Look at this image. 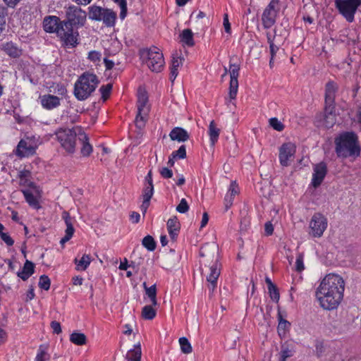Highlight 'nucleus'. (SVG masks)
Returning <instances> with one entry per match:
<instances>
[{
  "instance_id": "39",
  "label": "nucleus",
  "mask_w": 361,
  "mask_h": 361,
  "mask_svg": "<svg viewBox=\"0 0 361 361\" xmlns=\"http://www.w3.org/2000/svg\"><path fill=\"white\" fill-rule=\"evenodd\" d=\"M179 343L180 345L181 351L183 353L188 354L190 353L192 350V346L188 341V338L185 337H181L179 338Z\"/></svg>"
},
{
  "instance_id": "18",
  "label": "nucleus",
  "mask_w": 361,
  "mask_h": 361,
  "mask_svg": "<svg viewBox=\"0 0 361 361\" xmlns=\"http://www.w3.org/2000/svg\"><path fill=\"white\" fill-rule=\"evenodd\" d=\"M39 99L41 105L47 110H52L61 105V99L53 94H44L39 97Z\"/></svg>"
},
{
  "instance_id": "37",
  "label": "nucleus",
  "mask_w": 361,
  "mask_h": 361,
  "mask_svg": "<svg viewBox=\"0 0 361 361\" xmlns=\"http://www.w3.org/2000/svg\"><path fill=\"white\" fill-rule=\"evenodd\" d=\"M142 245L149 251H154L156 249V242L152 236L147 235L142 241Z\"/></svg>"
},
{
  "instance_id": "26",
  "label": "nucleus",
  "mask_w": 361,
  "mask_h": 361,
  "mask_svg": "<svg viewBox=\"0 0 361 361\" xmlns=\"http://www.w3.org/2000/svg\"><path fill=\"white\" fill-rule=\"evenodd\" d=\"M26 202L28 204L34 209H39L41 207L38 198L33 195V193L29 190H22Z\"/></svg>"
},
{
  "instance_id": "16",
  "label": "nucleus",
  "mask_w": 361,
  "mask_h": 361,
  "mask_svg": "<svg viewBox=\"0 0 361 361\" xmlns=\"http://www.w3.org/2000/svg\"><path fill=\"white\" fill-rule=\"evenodd\" d=\"M313 171L311 183L314 188H317L322 184L327 174L328 170L326 164L324 161H321L315 164L313 167Z\"/></svg>"
},
{
  "instance_id": "63",
  "label": "nucleus",
  "mask_w": 361,
  "mask_h": 361,
  "mask_svg": "<svg viewBox=\"0 0 361 361\" xmlns=\"http://www.w3.org/2000/svg\"><path fill=\"white\" fill-rule=\"evenodd\" d=\"M150 200H147L145 199H143L142 203L140 206L141 211L143 214H145L147 212V210L149 206Z\"/></svg>"
},
{
  "instance_id": "1",
  "label": "nucleus",
  "mask_w": 361,
  "mask_h": 361,
  "mask_svg": "<svg viewBox=\"0 0 361 361\" xmlns=\"http://www.w3.org/2000/svg\"><path fill=\"white\" fill-rule=\"evenodd\" d=\"M345 283L337 274H329L321 281L315 295L320 306L326 310L336 309L343 298Z\"/></svg>"
},
{
  "instance_id": "60",
  "label": "nucleus",
  "mask_w": 361,
  "mask_h": 361,
  "mask_svg": "<svg viewBox=\"0 0 361 361\" xmlns=\"http://www.w3.org/2000/svg\"><path fill=\"white\" fill-rule=\"evenodd\" d=\"M238 192V186L235 183H232L231 184L229 190H228V192L226 194L227 195H231L232 197H234V196L235 195H237Z\"/></svg>"
},
{
  "instance_id": "53",
  "label": "nucleus",
  "mask_w": 361,
  "mask_h": 361,
  "mask_svg": "<svg viewBox=\"0 0 361 361\" xmlns=\"http://www.w3.org/2000/svg\"><path fill=\"white\" fill-rule=\"evenodd\" d=\"M0 237L3 241L8 245L12 246L14 244V240L11 238V237L6 233H0Z\"/></svg>"
},
{
  "instance_id": "3",
  "label": "nucleus",
  "mask_w": 361,
  "mask_h": 361,
  "mask_svg": "<svg viewBox=\"0 0 361 361\" xmlns=\"http://www.w3.org/2000/svg\"><path fill=\"white\" fill-rule=\"evenodd\" d=\"M87 20V13L80 7L77 6H70L66 9V18L63 20V25L66 32L71 33L69 30L73 31V41L71 42L70 47H75L79 44L78 29L83 27Z\"/></svg>"
},
{
  "instance_id": "10",
  "label": "nucleus",
  "mask_w": 361,
  "mask_h": 361,
  "mask_svg": "<svg viewBox=\"0 0 361 361\" xmlns=\"http://www.w3.org/2000/svg\"><path fill=\"white\" fill-rule=\"evenodd\" d=\"M361 5V0H335L336 8L349 23L354 20L355 13Z\"/></svg>"
},
{
  "instance_id": "50",
  "label": "nucleus",
  "mask_w": 361,
  "mask_h": 361,
  "mask_svg": "<svg viewBox=\"0 0 361 361\" xmlns=\"http://www.w3.org/2000/svg\"><path fill=\"white\" fill-rule=\"evenodd\" d=\"M305 269L304 263H303V254L299 253L296 258L295 262V269L298 272H301Z\"/></svg>"
},
{
  "instance_id": "14",
  "label": "nucleus",
  "mask_w": 361,
  "mask_h": 361,
  "mask_svg": "<svg viewBox=\"0 0 361 361\" xmlns=\"http://www.w3.org/2000/svg\"><path fill=\"white\" fill-rule=\"evenodd\" d=\"M310 227L314 237H321L327 227V219L322 214L316 213L312 217Z\"/></svg>"
},
{
  "instance_id": "52",
  "label": "nucleus",
  "mask_w": 361,
  "mask_h": 361,
  "mask_svg": "<svg viewBox=\"0 0 361 361\" xmlns=\"http://www.w3.org/2000/svg\"><path fill=\"white\" fill-rule=\"evenodd\" d=\"M293 355L292 351L288 348L282 349L280 353L279 361H286L287 358Z\"/></svg>"
},
{
  "instance_id": "4",
  "label": "nucleus",
  "mask_w": 361,
  "mask_h": 361,
  "mask_svg": "<svg viewBox=\"0 0 361 361\" xmlns=\"http://www.w3.org/2000/svg\"><path fill=\"white\" fill-rule=\"evenodd\" d=\"M99 81L98 77L92 73L86 71L77 80L74 85L73 93L79 101H84L94 92Z\"/></svg>"
},
{
  "instance_id": "8",
  "label": "nucleus",
  "mask_w": 361,
  "mask_h": 361,
  "mask_svg": "<svg viewBox=\"0 0 361 361\" xmlns=\"http://www.w3.org/2000/svg\"><path fill=\"white\" fill-rule=\"evenodd\" d=\"M55 135L61 146L66 152L73 154L75 152L77 133L73 128H59L56 131Z\"/></svg>"
},
{
  "instance_id": "23",
  "label": "nucleus",
  "mask_w": 361,
  "mask_h": 361,
  "mask_svg": "<svg viewBox=\"0 0 361 361\" xmlns=\"http://www.w3.org/2000/svg\"><path fill=\"white\" fill-rule=\"evenodd\" d=\"M35 272V264L31 261L26 260L22 271L17 273V276L23 281H27Z\"/></svg>"
},
{
  "instance_id": "38",
  "label": "nucleus",
  "mask_w": 361,
  "mask_h": 361,
  "mask_svg": "<svg viewBox=\"0 0 361 361\" xmlns=\"http://www.w3.org/2000/svg\"><path fill=\"white\" fill-rule=\"evenodd\" d=\"M7 16L8 8L0 5V34L5 30Z\"/></svg>"
},
{
  "instance_id": "19",
  "label": "nucleus",
  "mask_w": 361,
  "mask_h": 361,
  "mask_svg": "<svg viewBox=\"0 0 361 361\" xmlns=\"http://www.w3.org/2000/svg\"><path fill=\"white\" fill-rule=\"evenodd\" d=\"M167 230L171 240H175L179 233L180 224L176 216L170 218L166 224Z\"/></svg>"
},
{
  "instance_id": "62",
  "label": "nucleus",
  "mask_w": 361,
  "mask_h": 361,
  "mask_svg": "<svg viewBox=\"0 0 361 361\" xmlns=\"http://www.w3.org/2000/svg\"><path fill=\"white\" fill-rule=\"evenodd\" d=\"M56 88L58 94L64 96L67 94V90L63 85L58 84Z\"/></svg>"
},
{
  "instance_id": "30",
  "label": "nucleus",
  "mask_w": 361,
  "mask_h": 361,
  "mask_svg": "<svg viewBox=\"0 0 361 361\" xmlns=\"http://www.w3.org/2000/svg\"><path fill=\"white\" fill-rule=\"evenodd\" d=\"M208 134L212 145H214L220 134V129L216 127L214 121H212L209 123Z\"/></svg>"
},
{
  "instance_id": "17",
  "label": "nucleus",
  "mask_w": 361,
  "mask_h": 361,
  "mask_svg": "<svg viewBox=\"0 0 361 361\" xmlns=\"http://www.w3.org/2000/svg\"><path fill=\"white\" fill-rule=\"evenodd\" d=\"M325 116L324 123L327 128H332L336 123L335 100L331 103L325 100Z\"/></svg>"
},
{
  "instance_id": "58",
  "label": "nucleus",
  "mask_w": 361,
  "mask_h": 361,
  "mask_svg": "<svg viewBox=\"0 0 361 361\" xmlns=\"http://www.w3.org/2000/svg\"><path fill=\"white\" fill-rule=\"evenodd\" d=\"M265 235L267 236L271 235L274 232V226L270 221H267L264 225Z\"/></svg>"
},
{
  "instance_id": "15",
  "label": "nucleus",
  "mask_w": 361,
  "mask_h": 361,
  "mask_svg": "<svg viewBox=\"0 0 361 361\" xmlns=\"http://www.w3.org/2000/svg\"><path fill=\"white\" fill-rule=\"evenodd\" d=\"M296 152V146L292 142L283 143L279 149V161L283 166L290 165V161L293 160Z\"/></svg>"
},
{
  "instance_id": "27",
  "label": "nucleus",
  "mask_w": 361,
  "mask_h": 361,
  "mask_svg": "<svg viewBox=\"0 0 361 361\" xmlns=\"http://www.w3.org/2000/svg\"><path fill=\"white\" fill-rule=\"evenodd\" d=\"M62 218L64 220L66 226V229L65 231V233H66L65 235L72 238L74 234V232H75V229L73 228V220L71 217V216L68 212H63L62 213Z\"/></svg>"
},
{
  "instance_id": "12",
  "label": "nucleus",
  "mask_w": 361,
  "mask_h": 361,
  "mask_svg": "<svg viewBox=\"0 0 361 361\" xmlns=\"http://www.w3.org/2000/svg\"><path fill=\"white\" fill-rule=\"evenodd\" d=\"M37 144L35 137H26L20 140L17 145L16 154L20 158L27 157L35 154Z\"/></svg>"
},
{
  "instance_id": "34",
  "label": "nucleus",
  "mask_w": 361,
  "mask_h": 361,
  "mask_svg": "<svg viewBox=\"0 0 361 361\" xmlns=\"http://www.w3.org/2000/svg\"><path fill=\"white\" fill-rule=\"evenodd\" d=\"M70 341L77 345H83L87 343V337L82 333L73 332L70 336Z\"/></svg>"
},
{
  "instance_id": "28",
  "label": "nucleus",
  "mask_w": 361,
  "mask_h": 361,
  "mask_svg": "<svg viewBox=\"0 0 361 361\" xmlns=\"http://www.w3.org/2000/svg\"><path fill=\"white\" fill-rule=\"evenodd\" d=\"M142 356L141 346L140 343L134 345V348L130 350L126 355L128 361H140Z\"/></svg>"
},
{
  "instance_id": "43",
  "label": "nucleus",
  "mask_w": 361,
  "mask_h": 361,
  "mask_svg": "<svg viewBox=\"0 0 361 361\" xmlns=\"http://www.w3.org/2000/svg\"><path fill=\"white\" fill-rule=\"evenodd\" d=\"M51 281L47 275H42L39 280V286L40 288L48 290L50 288Z\"/></svg>"
},
{
  "instance_id": "61",
  "label": "nucleus",
  "mask_w": 361,
  "mask_h": 361,
  "mask_svg": "<svg viewBox=\"0 0 361 361\" xmlns=\"http://www.w3.org/2000/svg\"><path fill=\"white\" fill-rule=\"evenodd\" d=\"M140 214L136 212H132L130 215V219L134 224L138 223L140 221Z\"/></svg>"
},
{
  "instance_id": "59",
  "label": "nucleus",
  "mask_w": 361,
  "mask_h": 361,
  "mask_svg": "<svg viewBox=\"0 0 361 361\" xmlns=\"http://www.w3.org/2000/svg\"><path fill=\"white\" fill-rule=\"evenodd\" d=\"M233 197L230 195H226L224 197V204L226 211H227L233 204Z\"/></svg>"
},
{
  "instance_id": "48",
  "label": "nucleus",
  "mask_w": 361,
  "mask_h": 361,
  "mask_svg": "<svg viewBox=\"0 0 361 361\" xmlns=\"http://www.w3.org/2000/svg\"><path fill=\"white\" fill-rule=\"evenodd\" d=\"M270 126L277 131H282L284 129V125L276 118L269 119Z\"/></svg>"
},
{
  "instance_id": "35",
  "label": "nucleus",
  "mask_w": 361,
  "mask_h": 361,
  "mask_svg": "<svg viewBox=\"0 0 361 361\" xmlns=\"http://www.w3.org/2000/svg\"><path fill=\"white\" fill-rule=\"evenodd\" d=\"M154 305H145L142 310V317L145 319L151 320L156 317L157 312L152 307Z\"/></svg>"
},
{
  "instance_id": "49",
  "label": "nucleus",
  "mask_w": 361,
  "mask_h": 361,
  "mask_svg": "<svg viewBox=\"0 0 361 361\" xmlns=\"http://www.w3.org/2000/svg\"><path fill=\"white\" fill-rule=\"evenodd\" d=\"M189 210V205L185 199L183 198L178 205L176 207V211L179 213L184 214Z\"/></svg>"
},
{
  "instance_id": "55",
  "label": "nucleus",
  "mask_w": 361,
  "mask_h": 361,
  "mask_svg": "<svg viewBox=\"0 0 361 361\" xmlns=\"http://www.w3.org/2000/svg\"><path fill=\"white\" fill-rule=\"evenodd\" d=\"M159 173L162 178H170L173 176V171L172 170L163 167L160 169Z\"/></svg>"
},
{
  "instance_id": "2",
  "label": "nucleus",
  "mask_w": 361,
  "mask_h": 361,
  "mask_svg": "<svg viewBox=\"0 0 361 361\" xmlns=\"http://www.w3.org/2000/svg\"><path fill=\"white\" fill-rule=\"evenodd\" d=\"M335 152L338 157L357 158L360 155L361 148L358 137L354 132H344L335 138Z\"/></svg>"
},
{
  "instance_id": "31",
  "label": "nucleus",
  "mask_w": 361,
  "mask_h": 361,
  "mask_svg": "<svg viewBox=\"0 0 361 361\" xmlns=\"http://www.w3.org/2000/svg\"><path fill=\"white\" fill-rule=\"evenodd\" d=\"M74 262L76 264V270L85 271L91 263V257L89 255H83L80 259L75 258Z\"/></svg>"
},
{
  "instance_id": "56",
  "label": "nucleus",
  "mask_w": 361,
  "mask_h": 361,
  "mask_svg": "<svg viewBox=\"0 0 361 361\" xmlns=\"http://www.w3.org/2000/svg\"><path fill=\"white\" fill-rule=\"evenodd\" d=\"M316 353L318 357H320L324 352V346L322 341H317L315 344Z\"/></svg>"
},
{
  "instance_id": "57",
  "label": "nucleus",
  "mask_w": 361,
  "mask_h": 361,
  "mask_svg": "<svg viewBox=\"0 0 361 361\" xmlns=\"http://www.w3.org/2000/svg\"><path fill=\"white\" fill-rule=\"evenodd\" d=\"M50 326L54 334H59L61 333V327L59 322L52 321L50 324Z\"/></svg>"
},
{
  "instance_id": "42",
  "label": "nucleus",
  "mask_w": 361,
  "mask_h": 361,
  "mask_svg": "<svg viewBox=\"0 0 361 361\" xmlns=\"http://www.w3.org/2000/svg\"><path fill=\"white\" fill-rule=\"evenodd\" d=\"M112 84L109 83L105 85L101 86V87L99 88V92L102 94V98L104 101L106 100L109 98L112 90Z\"/></svg>"
},
{
  "instance_id": "46",
  "label": "nucleus",
  "mask_w": 361,
  "mask_h": 361,
  "mask_svg": "<svg viewBox=\"0 0 361 361\" xmlns=\"http://www.w3.org/2000/svg\"><path fill=\"white\" fill-rule=\"evenodd\" d=\"M154 194V185H146L143 189V199L150 200Z\"/></svg>"
},
{
  "instance_id": "5",
  "label": "nucleus",
  "mask_w": 361,
  "mask_h": 361,
  "mask_svg": "<svg viewBox=\"0 0 361 361\" xmlns=\"http://www.w3.org/2000/svg\"><path fill=\"white\" fill-rule=\"evenodd\" d=\"M44 30L47 33H56V36L66 45L70 47L71 42L73 41V35L72 30H69L71 33L66 32L63 20L56 16H47L42 22Z\"/></svg>"
},
{
  "instance_id": "45",
  "label": "nucleus",
  "mask_w": 361,
  "mask_h": 361,
  "mask_svg": "<svg viewBox=\"0 0 361 361\" xmlns=\"http://www.w3.org/2000/svg\"><path fill=\"white\" fill-rule=\"evenodd\" d=\"M171 157L179 159H185L186 157L185 146L181 145L178 150L173 151L171 154Z\"/></svg>"
},
{
  "instance_id": "11",
  "label": "nucleus",
  "mask_w": 361,
  "mask_h": 361,
  "mask_svg": "<svg viewBox=\"0 0 361 361\" xmlns=\"http://www.w3.org/2000/svg\"><path fill=\"white\" fill-rule=\"evenodd\" d=\"M279 0H271L264 9L262 16V24L264 28H270L274 25L277 13L279 11Z\"/></svg>"
},
{
  "instance_id": "51",
  "label": "nucleus",
  "mask_w": 361,
  "mask_h": 361,
  "mask_svg": "<svg viewBox=\"0 0 361 361\" xmlns=\"http://www.w3.org/2000/svg\"><path fill=\"white\" fill-rule=\"evenodd\" d=\"M101 56V53L97 51H91L88 54V59L94 63L99 62Z\"/></svg>"
},
{
  "instance_id": "40",
  "label": "nucleus",
  "mask_w": 361,
  "mask_h": 361,
  "mask_svg": "<svg viewBox=\"0 0 361 361\" xmlns=\"http://www.w3.org/2000/svg\"><path fill=\"white\" fill-rule=\"evenodd\" d=\"M290 323L287 320L283 319L281 315H279V323L278 325V332L280 336L286 334V330L289 329Z\"/></svg>"
},
{
  "instance_id": "21",
  "label": "nucleus",
  "mask_w": 361,
  "mask_h": 361,
  "mask_svg": "<svg viewBox=\"0 0 361 361\" xmlns=\"http://www.w3.org/2000/svg\"><path fill=\"white\" fill-rule=\"evenodd\" d=\"M183 59L178 56L177 53L173 55L169 78L172 82H173L176 78L178 74V68L183 65Z\"/></svg>"
},
{
  "instance_id": "54",
  "label": "nucleus",
  "mask_w": 361,
  "mask_h": 361,
  "mask_svg": "<svg viewBox=\"0 0 361 361\" xmlns=\"http://www.w3.org/2000/svg\"><path fill=\"white\" fill-rule=\"evenodd\" d=\"M223 24H224L225 32L228 34H231V23H229V20H228V15L227 13H224V15Z\"/></svg>"
},
{
  "instance_id": "29",
  "label": "nucleus",
  "mask_w": 361,
  "mask_h": 361,
  "mask_svg": "<svg viewBox=\"0 0 361 361\" xmlns=\"http://www.w3.org/2000/svg\"><path fill=\"white\" fill-rule=\"evenodd\" d=\"M4 50L8 55L13 58L19 57L22 54V50L12 42L6 43L4 46Z\"/></svg>"
},
{
  "instance_id": "44",
  "label": "nucleus",
  "mask_w": 361,
  "mask_h": 361,
  "mask_svg": "<svg viewBox=\"0 0 361 361\" xmlns=\"http://www.w3.org/2000/svg\"><path fill=\"white\" fill-rule=\"evenodd\" d=\"M268 292L271 299L276 302H278L280 298V294L276 286L268 288Z\"/></svg>"
},
{
  "instance_id": "13",
  "label": "nucleus",
  "mask_w": 361,
  "mask_h": 361,
  "mask_svg": "<svg viewBox=\"0 0 361 361\" xmlns=\"http://www.w3.org/2000/svg\"><path fill=\"white\" fill-rule=\"evenodd\" d=\"M230 84H229V97L231 99H235L238 90V80L240 65L238 63H230L229 66ZM228 69L224 68V75H227Z\"/></svg>"
},
{
  "instance_id": "36",
  "label": "nucleus",
  "mask_w": 361,
  "mask_h": 361,
  "mask_svg": "<svg viewBox=\"0 0 361 361\" xmlns=\"http://www.w3.org/2000/svg\"><path fill=\"white\" fill-rule=\"evenodd\" d=\"M145 294L149 298L152 305L157 306L158 305L157 300V287L155 284L147 288Z\"/></svg>"
},
{
  "instance_id": "20",
  "label": "nucleus",
  "mask_w": 361,
  "mask_h": 361,
  "mask_svg": "<svg viewBox=\"0 0 361 361\" xmlns=\"http://www.w3.org/2000/svg\"><path fill=\"white\" fill-rule=\"evenodd\" d=\"M171 140L178 142H185L190 138L189 133L183 128L176 127L171 130L169 133Z\"/></svg>"
},
{
  "instance_id": "24",
  "label": "nucleus",
  "mask_w": 361,
  "mask_h": 361,
  "mask_svg": "<svg viewBox=\"0 0 361 361\" xmlns=\"http://www.w3.org/2000/svg\"><path fill=\"white\" fill-rule=\"evenodd\" d=\"M79 140L82 142L80 152L83 157H89L92 152V147L89 142V138L85 133L79 134Z\"/></svg>"
},
{
  "instance_id": "32",
  "label": "nucleus",
  "mask_w": 361,
  "mask_h": 361,
  "mask_svg": "<svg viewBox=\"0 0 361 361\" xmlns=\"http://www.w3.org/2000/svg\"><path fill=\"white\" fill-rule=\"evenodd\" d=\"M180 41L188 47H192L195 44L193 33L190 29H185L180 35Z\"/></svg>"
},
{
  "instance_id": "41",
  "label": "nucleus",
  "mask_w": 361,
  "mask_h": 361,
  "mask_svg": "<svg viewBox=\"0 0 361 361\" xmlns=\"http://www.w3.org/2000/svg\"><path fill=\"white\" fill-rule=\"evenodd\" d=\"M50 355L46 351V349L43 345H40L38 350V353L35 357V361H46L49 360Z\"/></svg>"
},
{
  "instance_id": "6",
  "label": "nucleus",
  "mask_w": 361,
  "mask_h": 361,
  "mask_svg": "<svg viewBox=\"0 0 361 361\" xmlns=\"http://www.w3.org/2000/svg\"><path fill=\"white\" fill-rule=\"evenodd\" d=\"M88 16L90 20L102 21L107 27H114L117 19L116 12L97 5H92L88 8Z\"/></svg>"
},
{
  "instance_id": "33",
  "label": "nucleus",
  "mask_w": 361,
  "mask_h": 361,
  "mask_svg": "<svg viewBox=\"0 0 361 361\" xmlns=\"http://www.w3.org/2000/svg\"><path fill=\"white\" fill-rule=\"evenodd\" d=\"M30 176V171L28 170H23L19 171L18 178L20 179V185L23 186H28L30 188H33L35 184L33 182L28 180V178Z\"/></svg>"
},
{
  "instance_id": "47",
  "label": "nucleus",
  "mask_w": 361,
  "mask_h": 361,
  "mask_svg": "<svg viewBox=\"0 0 361 361\" xmlns=\"http://www.w3.org/2000/svg\"><path fill=\"white\" fill-rule=\"evenodd\" d=\"M116 4H118L121 8L120 12V18L123 20L127 15V2L126 0H117V1H114Z\"/></svg>"
},
{
  "instance_id": "7",
  "label": "nucleus",
  "mask_w": 361,
  "mask_h": 361,
  "mask_svg": "<svg viewBox=\"0 0 361 361\" xmlns=\"http://www.w3.org/2000/svg\"><path fill=\"white\" fill-rule=\"evenodd\" d=\"M141 58L145 59L148 68L153 72H161L164 66L165 61L163 54L156 47L143 49L140 51Z\"/></svg>"
},
{
  "instance_id": "9",
  "label": "nucleus",
  "mask_w": 361,
  "mask_h": 361,
  "mask_svg": "<svg viewBox=\"0 0 361 361\" xmlns=\"http://www.w3.org/2000/svg\"><path fill=\"white\" fill-rule=\"evenodd\" d=\"M148 95L145 90L141 87L138 90L137 94V114L135 118V125L138 128H142L145 126L147 120L149 107L147 106Z\"/></svg>"
},
{
  "instance_id": "25",
  "label": "nucleus",
  "mask_w": 361,
  "mask_h": 361,
  "mask_svg": "<svg viewBox=\"0 0 361 361\" xmlns=\"http://www.w3.org/2000/svg\"><path fill=\"white\" fill-rule=\"evenodd\" d=\"M338 85L334 81H329L325 86V100L331 103L335 100Z\"/></svg>"
},
{
  "instance_id": "22",
  "label": "nucleus",
  "mask_w": 361,
  "mask_h": 361,
  "mask_svg": "<svg viewBox=\"0 0 361 361\" xmlns=\"http://www.w3.org/2000/svg\"><path fill=\"white\" fill-rule=\"evenodd\" d=\"M209 274L207 276V281L209 283L208 287L210 290L214 291L216 286L217 279L219 276L220 271L216 264H212L209 268Z\"/></svg>"
},
{
  "instance_id": "64",
  "label": "nucleus",
  "mask_w": 361,
  "mask_h": 361,
  "mask_svg": "<svg viewBox=\"0 0 361 361\" xmlns=\"http://www.w3.org/2000/svg\"><path fill=\"white\" fill-rule=\"evenodd\" d=\"M104 63L106 68V70H111L114 66V62L111 60H109L106 58L104 59Z\"/></svg>"
}]
</instances>
